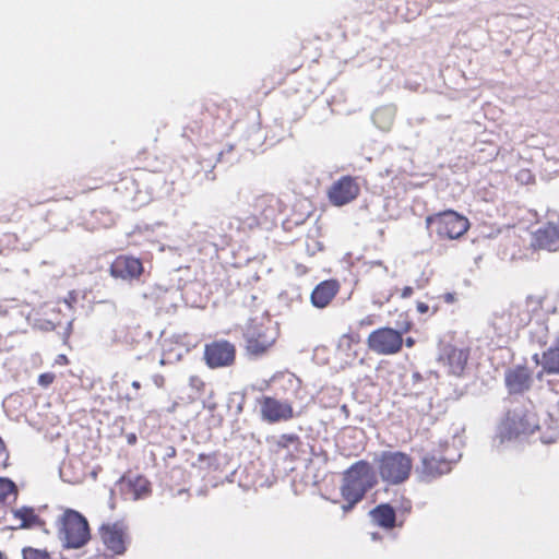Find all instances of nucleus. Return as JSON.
<instances>
[{
    "mask_svg": "<svg viewBox=\"0 0 559 559\" xmlns=\"http://www.w3.org/2000/svg\"><path fill=\"white\" fill-rule=\"evenodd\" d=\"M378 484L377 476L368 461L360 460L352 464L344 473L340 488L344 513L350 512Z\"/></svg>",
    "mask_w": 559,
    "mask_h": 559,
    "instance_id": "1",
    "label": "nucleus"
},
{
    "mask_svg": "<svg viewBox=\"0 0 559 559\" xmlns=\"http://www.w3.org/2000/svg\"><path fill=\"white\" fill-rule=\"evenodd\" d=\"M539 428L537 414L532 407L518 405L509 409L501 420L497 438L500 443L534 433Z\"/></svg>",
    "mask_w": 559,
    "mask_h": 559,
    "instance_id": "2",
    "label": "nucleus"
},
{
    "mask_svg": "<svg viewBox=\"0 0 559 559\" xmlns=\"http://www.w3.org/2000/svg\"><path fill=\"white\" fill-rule=\"evenodd\" d=\"M425 223L430 234L443 241L461 239L471 227L468 218L454 210L430 214Z\"/></svg>",
    "mask_w": 559,
    "mask_h": 559,
    "instance_id": "3",
    "label": "nucleus"
},
{
    "mask_svg": "<svg viewBox=\"0 0 559 559\" xmlns=\"http://www.w3.org/2000/svg\"><path fill=\"white\" fill-rule=\"evenodd\" d=\"M383 483L396 486L407 481L413 471V457L402 451H383L376 460Z\"/></svg>",
    "mask_w": 559,
    "mask_h": 559,
    "instance_id": "4",
    "label": "nucleus"
},
{
    "mask_svg": "<svg viewBox=\"0 0 559 559\" xmlns=\"http://www.w3.org/2000/svg\"><path fill=\"white\" fill-rule=\"evenodd\" d=\"M413 329V322L406 319L399 325V329L381 326L373 330L367 337V346L370 352L381 356L399 354L404 345V334Z\"/></svg>",
    "mask_w": 559,
    "mask_h": 559,
    "instance_id": "5",
    "label": "nucleus"
},
{
    "mask_svg": "<svg viewBox=\"0 0 559 559\" xmlns=\"http://www.w3.org/2000/svg\"><path fill=\"white\" fill-rule=\"evenodd\" d=\"M545 297L537 295H528L524 300L511 304L510 307L500 316V321H506L508 333L519 332L526 328L537 314L544 305Z\"/></svg>",
    "mask_w": 559,
    "mask_h": 559,
    "instance_id": "6",
    "label": "nucleus"
},
{
    "mask_svg": "<svg viewBox=\"0 0 559 559\" xmlns=\"http://www.w3.org/2000/svg\"><path fill=\"white\" fill-rule=\"evenodd\" d=\"M59 523V535L67 548H81L91 539L88 522L80 512L66 510Z\"/></svg>",
    "mask_w": 559,
    "mask_h": 559,
    "instance_id": "7",
    "label": "nucleus"
},
{
    "mask_svg": "<svg viewBox=\"0 0 559 559\" xmlns=\"http://www.w3.org/2000/svg\"><path fill=\"white\" fill-rule=\"evenodd\" d=\"M250 227H270L274 225L285 209L284 202L274 193H263L254 198L250 205Z\"/></svg>",
    "mask_w": 559,
    "mask_h": 559,
    "instance_id": "8",
    "label": "nucleus"
},
{
    "mask_svg": "<svg viewBox=\"0 0 559 559\" xmlns=\"http://www.w3.org/2000/svg\"><path fill=\"white\" fill-rule=\"evenodd\" d=\"M236 346L227 340H214L204 345L203 360L211 369L230 367L236 361Z\"/></svg>",
    "mask_w": 559,
    "mask_h": 559,
    "instance_id": "9",
    "label": "nucleus"
},
{
    "mask_svg": "<svg viewBox=\"0 0 559 559\" xmlns=\"http://www.w3.org/2000/svg\"><path fill=\"white\" fill-rule=\"evenodd\" d=\"M360 194L359 178L345 175L333 181L326 191L329 202L334 206H344Z\"/></svg>",
    "mask_w": 559,
    "mask_h": 559,
    "instance_id": "10",
    "label": "nucleus"
},
{
    "mask_svg": "<svg viewBox=\"0 0 559 559\" xmlns=\"http://www.w3.org/2000/svg\"><path fill=\"white\" fill-rule=\"evenodd\" d=\"M258 403L261 418L269 424L287 421L295 416L293 405L288 401H280L273 396L263 395L258 400Z\"/></svg>",
    "mask_w": 559,
    "mask_h": 559,
    "instance_id": "11",
    "label": "nucleus"
},
{
    "mask_svg": "<svg viewBox=\"0 0 559 559\" xmlns=\"http://www.w3.org/2000/svg\"><path fill=\"white\" fill-rule=\"evenodd\" d=\"M109 273L123 281L139 280L144 273L143 262L133 255L119 254L111 262Z\"/></svg>",
    "mask_w": 559,
    "mask_h": 559,
    "instance_id": "12",
    "label": "nucleus"
},
{
    "mask_svg": "<svg viewBox=\"0 0 559 559\" xmlns=\"http://www.w3.org/2000/svg\"><path fill=\"white\" fill-rule=\"evenodd\" d=\"M103 544L115 555H122L127 549L126 527L121 523H106L99 527Z\"/></svg>",
    "mask_w": 559,
    "mask_h": 559,
    "instance_id": "13",
    "label": "nucleus"
},
{
    "mask_svg": "<svg viewBox=\"0 0 559 559\" xmlns=\"http://www.w3.org/2000/svg\"><path fill=\"white\" fill-rule=\"evenodd\" d=\"M274 342L275 337L270 328L255 326L247 333L246 348L249 354L259 356L266 353Z\"/></svg>",
    "mask_w": 559,
    "mask_h": 559,
    "instance_id": "14",
    "label": "nucleus"
},
{
    "mask_svg": "<svg viewBox=\"0 0 559 559\" xmlns=\"http://www.w3.org/2000/svg\"><path fill=\"white\" fill-rule=\"evenodd\" d=\"M504 381L509 393H523L532 385V371L526 366H515L506 371Z\"/></svg>",
    "mask_w": 559,
    "mask_h": 559,
    "instance_id": "15",
    "label": "nucleus"
},
{
    "mask_svg": "<svg viewBox=\"0 0 559 559\" xmlns=\"http://www.w3.org/2000/svg\"><path fill=\"white\" fill-rule=\"evenodd\" d=\"M468 358V348H459L451 345L444 347L443 354L441 356V360L448 365L450 372L455 376H460L464 371Z\"/></svg>",
    "mask_w": 559,
    "mask_h": 559,
    "instance_id": "16",
    "label": "nucleus"
},
{
    "mask_svg": "<svg viewBox=\"0 0 559 559\" xmlns=\"http://www.w3.org/2000/svg\"><path fill=\"white\" fill-rule=\"evenodd\" d=\"M340 290L336 280H326L319 283L311 293V302L317 308H325Z\"/></svg>",
    "mask_w": 559,
    "mask_h": 559,
    "instance_id": "17",
    "label": "nucleus"
},
{
    "mask_svg": "<svg viewBox=\"0 0 559 559\" xmlns=\"http://www.w3.org/2000/svg\"><path fill=\"white\" fill-rule=\"evenodd\" d=\"M534 246L539 249L555 251L559 247V227L555 224H547L534 234Z\"/></svg>",
    "mask_w": 559,
    "mask_h": 559,
    "instance_id": "18",
    "label": "nucleus"
},
{
    "mask_svg": "<svg viewBox=\"0 0 559 559\" xmlns=\"http://www.w3.org/2000/svg\"><path fill=\"white\" fill-rule=\"evenodd\" d=\"M121 484L126 487L127 493H129L133 500L145 498L152 491L150 480L142 475L123 476Z\"/></svg>",
    "mask_w": 559,
    "mask_h": 559,
    "instance_id": "19",
    "label": "nucleus"
},
{
    "mask_svg": "<svg viewBox=\"0 0 559 559\" xmlns=\"http://www.w3.org/2000/svg\"><path fill=\"white\" fill-rule=\"evenodd\" d=\"M369 514L376 525L386 531H391L396 526V513L389 503L378 504Z\"/></svg>",
    "mask_w": 559,
    "mask_h": 559,
    "instance_id": "20",
    "label": "nucleus"
},
{
    "mask_svg": "<svg viewBox=\"0 0 559 559\" xmlns=\"http://www.w3.org/2000/svg\"><path fill=\"white\" fill-rule=\"evenodd\" d=\"M423 472L427 476L437 477L447 474L451 469V463L435 454H427L423 457Z\"/></svg>",
    "mask_w": 559,
    "mask_h": 559,
    "instance_id": "21",
    "label": "nucleus"
},
{
    "mask_svg": "<svg viewBox=\"0 0 559 559\" xmlns=\"http://www.w3.org/2000/svg\"><path fill=\"white\" fill-rule=\"evenodd\" d=\"M206 111L214 119L212 122L213 128L222 127L233 120L231 105L227 100L209 106Z\"/></svg>",
    "mask_w": 559,
    "mask_h": 559,
    "instance_id": "22",
    "label": "nucleus"
},
{
    "mask_svg": "<svg viewBox=\"0 0 559 559\" xmlns=\"http://www.w3.org/2000/svg\"><path fill=\"white\" fill-rule=\"evenodd\" d=\"M542 367L546 373L559 374V335L554 344L543 353Z\"/></svg>",
    "mask_w": 559,
    "mask_h": 559,
    "instance_id": "23",
    "label": "nucleus"
},
{
    "mask_svg": "<svg viewBox=\"0 0 559 559\" xmlns=\"http://www.w3.org/2000/svg\"><path fill=\"white\" fill-rule=\"evenodd\" d=\"M14 519L20 521V528L43 526L45 522L36 514L33 508L23 507L13 512Z\"/></svg>",
    "mask_w": 559,
    "mask_h": 559,
    "instance_id": "24",
    "label": "nucleus"
},
{
    "mask_svg": "<svg viewBox=\"0 0 559 559\" xmlns=\"http://www.w3.org/2000/svg\"><path fill=\"white\" fill-rule=\"evenodd\" d=\"M116 180H105L103 177H92V176H84L79 179L78 186L79 189L74 194L79 193H87L97 189L103 188L104 186H108L111 183H116Z\"/></svg>",
    "mask_w": 559,
    "mask_h": 559,
    "instance_id": "25",
    "label": "nucleus"
},
{
    "mask_svg": "<svg viewBox=\"0 0 559 559\" xmlns=\"http://www.w3.org/2000/svg\"><path fill=\"white\" fill-rule=\"evenodd\" d=\"M22 559H53L46 549H38L31 546L22 549Z\"/></svg>",
    "mask_w": 559,
    "mask_h": 559,
    "instance_id": "26",
    "label": "nucleus"
},
{
    "mask_svg": "<svg viewBox=\"0 0 559 559\" xmlns=\"http://www.w3.org/2000/svg\"><path fill=\"white\" fill-rule=\"evenodd\" d=\"M16 492L15 484L8 478H0V506L4 504L8 497Z\"/></svg>",
    "mask_w": 559,
    "mask_h": 559,
    "instance_id": "27",
    "label": "nucleus"
},
{
    "mask_svg": "<svg viewBox=\"0 0 559 559\" xmlns=\"http://www.w3.org/2000/svg\"><path fill=\"white\" fill-rule=\"evenodd\" d=\"M361 341L360 334L357 332H349L343 334L340 338L338 346L341 348L350 350L354 345H358Z\"/></svg>",
    "mask_w": 559,
    "mask_h": 559,
    "instance_id": "28",
    "label": "nucleus"
},
{
    "mask_svg": "<svg viewBox=\"0 0 559 559\" xmlns=\"http://www.w3.org/2000/svg\"><path fill=\"white\" fill-rule=\"evenodd\" d=\"M299 441V437L297 435H282L277 444L281 448H288L290 444H294Z\"/></svg>",
    "mask_w": 559,
    "mask_h": 559,
    "instance_id": "29",
    "label": "nucleus"
},
{
    "mask_svg": "<svg viewBox=\"0 0 559 559\" xmlns=\"http://www.w3.org/2000/svg\"><path fill=\"white\" fill-rule=\"evenodd\" d=\"M189 385L198 392H203L205 389V382L199 376H191L189 378Z\"/></svg>",
    "mask_w": 559,
    "mask_h": 559,
    "instance_id": "30",
    "label": "nucleus"
},
{
    "mask_svg": "<svg viewBox=\"0 0 559 559\" xmlns=\"http://www.w3.org/2000/svg\"><path fill=\"white\" fill-rule=\"evenodd\" d=\"M56 379V376L55 373L52 372H45V373H41L39 374L38 377V384L44 386V388H47Z\"/></svg>",
    "mask_w": 559,
    "mask_h": 559,
    "instance_id": "31",
    "label": "nucleus"
},
{
    "mask_svg": "<svg viewBox=\"0 0 559 559\" xmlns=\"http://www.w3.org/2000/svg\"><path fill=\"white\" fill-rule=\"evenodd\" d=\"M416 309L419 313L425 314L429 311V305L424 301H417Z\"/></svg>",
    "mask_w": 559,
    "mask_h": 559,
    "instance_id": "32",
    "label": "nucleus"
},
{
    "mask_svg": "<svg viewBox=\"0 0 559 559\" xmlns=\"http://www.w3.org/2000/svg\"><path fill=\"white\" fill-rule=\"evenodd\" d=\"M414 293V289L412 286H405L401 289V297L402 298H409Z\"/></svg>",
    "mask_w": 559,
    "mask_h": 559,
    "instance_id": "33",
    "label": "nucleus"
},
{
    "mask_svg": "<svg viewBox=\"0 0 559 559\" xmlns=\"http://www.w3.org/2000/svg\"><path fill=\"white\" fill-rule=\"evenodd\" d=\"M416 341L414 337L412 336H408L406 338H404V344L406 345V347L408 348H412L414 345H415Z\"/></svg>",
    "mask_w": 559,
    "mask_h": 559,
    "instance_id": "34",
    "label": "nucleus"
},
{
    "mask_svg": "<svg viewBox=\"0 0 559 559\" xmlns=\"http://www.w3.org/2000/svg\"><path fill=\"white\" fill-rule=\"evenodd\" d=\"M443 298H444V300H445L447 302H453V301H454V296H453V294H450V293L445 294V295L443 296Z\"/></svg>",
    "mask_w": 559,
    "mask_h": 559,
    "instance_id": "35",
    "label": "nucleus"
},
{
    "mask_svg": "<svg viewBox=\"0 0 559 559\" xmlns=\"http://www.w3.org/2000/svg\"><path fill=\"white\" fill-rule=\"evenodd\" d=\"M372 323H373V321H372V319L370 317H368V318H366V319L360 321V325H370Z\"/></svg>",
    "mask_w": 559,
    "mask_h": 559,
    "instance_id": "36",
    "label": "nucleus"
},
{
    "mask_svg": "<svg viewBox=\"0 0 559 559\" xmlns=\"http://www.w3.org/2000/svg\"><path fill=\"white\" fill-rule=\"evenodd\" d=\"M412 509V503L409 500H405V503H404V510L409 512Z\"/></svg>",
    "mask_w": 559,
    "mask_h": 559,
    "instance_id": "37",
    "label": "nucleus"
},
{
    "mask_svg": "<svg viewBox=\"0 0 559 559\" xmlns=\"http://www.w3.org/2000/svg\"><path fill=\"white\" fill-rule=\"evenodd\" d=\"M371 538H372L373 540H380V539H381V535H380L379 533H372V534H371Z\"/></svg>",
    "mask_w": 559,
    "mask_h": 559,
    "instance_id": "38",
    "label": "nucleus"
},
{
    "mask_svg": "<svg viewBox=\"0 0 559 559\" xmlns=\"http://www.w3.org/2000/svg\"><path fill=\"white\" fill-rule=\"evenodd\" d=\"M12 221H13V218L11 216H5L2 219H0V222H3V223H10Z\"/></svg>",
    "mask_w": 559,
    "mask_h": 559,
    "instance_id": "39",
    "label": "nucleus"
},
{
    "mask_svg": "<svg viewBox=\"0 0 559 559\" xmlns=\"http://www.w3.org/2000/svg\"><path fill=\"white\" fill-rule=\"evenodd\" d=\"M132 386L136 390H139L141 388V383L139 381H133L132 382Z\"/></svg>",
    "mask_w": 559,
    "mask_h": 559,
    "instance_id": "40",
    "label": "nucleus"
},
{
    "mask_svg": "<svg viewBox=\"0 0 559 559\" xmlns=\"http://www.w3.org/2000/svg\"><path fill=\"white\" fill-rule=\"evenodd\" d=\"M59 358H60V361L64 360L67 362V357L64 355H61Z\"/></svg>",
    "mask_w": 559,
    "mask_h": 559,
    "instance_id": "41",
    "label": "nucleus"
},
{
    "mask_svg": "<svg viewBox=\"0 0 559 559\" xmlns=\"http://www.w3.org/2000/svg\"><path fill=\"white\" fill-rule=\"evenodd\" d=\"M59 358H60V361L64 360L67 362V357L64 355H61Z\"/></svg>",
    "mask_w": 559,
    "mask_h": 559,
    "instance_id": "42",
    "label": "nucleus"
},
{
    "mask_svg": "<svg viewBox=\"0 0 559 559\" xmlns=\"http://www.w3.org/2000/svg\"><path fill=\"white\" fill-rule=\"evenodd\" d=\"M133 441H135V436H134V435H132V436L129 438V442H133Z\"/></svg>",
    "mask_w": 559,
    "mask_h": 559,
    "instance_id": "43",
    "label": "nucleus"
},
{
    "mask_svg": "<svg viewBox=\"0 0 559 559\" xmlns=\"http://www.w3.org/2000/svg\"><path fill=\"white\" fill-rule=\"evenodd\" d=\"M0 559H4L3 554L0 551Z\"/></svg>",
    "mask_w": 559,
    "mask_h": 559,
    "instance_id": "44",
    "label": "nucleus"
}]
</instances>
